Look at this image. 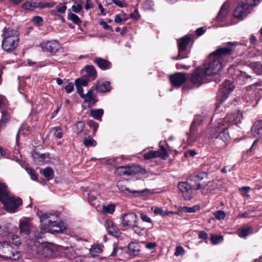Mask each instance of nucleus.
<instances>
[{
    "label": "nucleus",
    "instance_id": "32",
    "mask_svg": "<svg viewBox=\"0 0 262 262\" xmlns=\"http://www.w3.org/2000/svg\"><path fill=\"white\" fill-rule=\"evenodd\" d=\"M195 184V187L194 189L195 190H201L203 193H206V187L209 184V182L207 180L203 181L202 182L196 183Z\"/></svg>",
    "mask_w": 262,
    "mask_h": 262
},
{
    "label": "nucleus",
    "instance_id": "38",
    "mask_svg": "<svg viewBox=\"0 0 262 262\" xmlns=\"http://www.w3.org/2000/svg\"><path fill=\"white\" fill-rule=\"evenodd\" d=\"M229 94H230L227 93L226 92H224V91L221 90L217 94V101H219L220 103L224 102L225 100L228 97Z\"/></svg>",
    "mask_w": 262,
    "mask_h": 262
},
{
    "label": "nucleus",
    "instance_id": "5",
    "mask_svg": "<svg viewBox=\"0 0 262 262\" xmlns=\"http://www.w3.org/2000/svg\"><path fill=\"white\" fill-rule=\"evenodd\" d=\"M229 124L225 123L219 124V120L214 128V134L211 137L213 138L214 144L218 149L225 147L229 140V135L227 132Z\"/></svg>",
    "mask_w": 262,
    "mask_h": 262
},
{
    "label": "nucleus",
    "instance_id": "60",
    "mask_svg": "<svg viewBox=\"0 0 262 262\" xmlns=\"http://www.w3.org/2000/svg\"><path fill=\"white\" fill-rule=\"evenodd\" d=\"M140 217L141 219L142 220V221L148 223H151L152 220L146 214L142 213L140 212Z\"/></svg>",
    "mask_w": 262,
    "mask_h": 262
},
{
    "label": "nucleus",
    "instance_id": "11",
    "mask_svg": "<svg viewBox=\"0 0 262 262\" xmlns=\"http://www.w3.org/2000/svg\"><path fill=\"white\" fill-rule=\"evenodd\" d=\"M178 188L185 200H190L193 197V189L191 186L186 182H181L178 184Z\"/></svg>",
    "mask_w": 262,
    "mask_h": 262
},
{
    "label": "nucleus",
    "instance_id": "52",
    "mask_svg": "<svg viewBox=\"0 0 262 262\" xmlns=\"http://www.w3.org/2000/svg\"><path fill=\"white\" fill-rule=\"evenodd\" d=\"M236 75H237L236 80H242L243 83L246 82L247 78L250 77V76H247L245 73H243L240 71H238V74H236Z\"/></svg>",
    "mask_w": 262,
    "mask_h": 262
},
{
    "label": "nucleus",
    "instance_id": "6",
    "mask_svg": "<svg viewBox=\"0 0 262 262\" xmlns=\"http://www.w3.org/2000/svg\"><path fill=\"white\" fill-rule=\"evenodd\" d=\"M0 249L3 253L0 254V256L3 258L17 260L21 256L20 253L13 248L7 241L0 242Z\"/></svg>",
    "mask_w": 262,
    "mask_h": 262
},
{
    "label": "nucleus",
    "instance_id": "22",
    "mask_svg": "<svg viewBox=\"0 0 262 262\" xmlns=\"http://www.w3.org/2000/svg\"><path fill=\"white\" fill-rule=\"evenodd\" d=\"M229 4L227 3H224L222 5L217 15L215 17V20L218 22H223L228 14Z\"/></svg>",
    "mask_w": 262,
    "mask_h": 262
},
{
    "label": "nucleus",
    "instance_id": "59",
    "mask_svg": "<svg viewBox=\"0 0 262 262\" xmlns=\"http://www.w3.org/2000/svg\"><path fill=\"white\" fill-rule=\"evenodd\" d=\"M122 253V249L121 248H119L118 247L114 246L113 248V251L111 254V256H118L120 255Z\"/></svg>",
    "mask_w": 262,
    "mask_h": 262
},
{
    "label": "nucleus",
    "instance_id": "27",
    "mask_svg": "<svg viewBox=\"0 0 262 262\" xmlns=\"http://www.w3.org/2000/svg\"><path fill=\"white\" fill-rule=\"evenodd\" d=\"M49 230L47 225L41 224L39 228L36 229L34 232V236L37 239H40L42 237L43 234L49 232Z\"/></svg>",
    "mask_w": 262,
    "mask_h": 262
},
{
    "label": "nucleus",
    "instance_id": "21",
    "mask_svg": "<svg viewBox=\"0 0 262 262\" xmlns=\"http://www.w3.org/2000/svg\"><path fill=\"white\" fill-rule=\"evenodd\" d=\"M140 248L139 243L132 242L128 246V253L131 256L136 257L139 254Z\"/></svg>",
    "mask_w": 262,
    "mask_h": 262
},
{
    "label": "nucleus",
    "instance_id": "40",
    "mask_svg": "<svg viewBox=\"0 0 262 262\" xmlns=\"http://www.w3.org/2000/svg\"><path fill=\"white\" fill-rule=\"evenodd\" d=\"M22 8L25 10H33L37 8L36 2H26L22 5Z\"/></svg>",
    "mask_w": 262,
    "mask_h": 262
},
{
    "label": "nucleus",
    "instance_id": "29",
    "mask_svg": "<svg viewBox=\"0 0 262 262\" xmlns=\"http://www.w3.org/2000/svg\"><path fill=\"white\" fill-rule=\"evenodd\" d=\"M130 228L133 229L134 232L139 235H142L145 229V227L138 220H137Z\"/></svg>",
    "mask_w": 262,
    "mask_h": 262
},
{
    "label": "nucleus",
    "instance_id": "50",
    "mask_svg": "<svg viewBox=\"0 0 262 262\" xmlns=\"http://www.w3.org/2000/svg\"><path fill=\"white\" fill-rule=\"evenodd\" d=\"M26 171H27V173L30 175L31 179L32 180L36 181L37 180L38 175L35 172L34 170H33L32 168L26 167Z\"/></svg>",
    "mask_w": 262,
    "mask_h": 262
},
{
    "label": "nucleus",
    "instance_id": "12",
    "mask_svg": "<svg viewBox=\"0 0 262 262\" xmlns=\"http://www.w3.org/2000/svg\"><path fill=\"white\" fill-rule=\"evenodd\" d=\"M121 219L122 226L130 228L137 220H138V217L136 214L129 212L123 214Z\"/></svg>",
    "mask_w": 262,
    "mask_h": 262
},
{
    "label": "nucleus",
    "instance_id": "57",
    "mask_svg": "<svg viewBox=\"0 0 262 262\" xmlns=\"http://www.w3.org/2000/svg\"><path fill=\"white\" fill-rule=\"evenodd\" d=\"M87 195L89 203L92 206L95 205L97 200L96 196L91 193H88Z\"/></svg>",
    "mask_w": 262,
    "mask_h": 262
},
{
    "label": "nucleus",
    "instance_id": "2",
    "mask_svg": "<svg viewBox=\"0 0 262 262\" xmlns=\"http://www.w3.org/2000/svg\"><path fill=\"white\" fill-rule=\"evenodd\" d=\"M0 201L4 204L6 210L11 213L17 211L18 207L22 204L20 198L10 194L6 186L0 182Z\"/></svg>",
    "mask_w": 262,
    "mask_h": 262
},
{
    "label": "nucleus",
    "instance_id": "8",
    "mask_svg": "<svg viewBox=\"0 0 262 262\" xmlns=\"http://www.w3.org/2000/svg\"><path fill=\"white\" fill-rule=\"evenodd\" d=\"M209 77L203 68H198L192 74L190 81L193 84L200 85L208 82L209 80Z\"/></svg>",
    "mask_w": 262,
    "mask_h": 262
},
{
    "label": "nucleus",
    "instance_id": "20",
    "mask_svg": "<svg viewBox=\"0 0 262 262\" xmlns=\"http://www.w3.org/2000/svg\"><path fill=\"white\" fill-rule=\"evenodd\" d=\"M94 62L102 70H107L110 69L112 67L111 62L101 57H96Z\"/></svg>",
    "mask_w": 262,
    "mask_h": 262
},
{
    "label": "nucleus",
    "instance_id": "23",
    "mask_svg": "<svg viewBox=\"0 0 262 262\" xmlns=\"http://www.w3.org/2000/svg\"><path fill=\"white\" fill-rule=\"evenodd\" d=\"M80 96L84 99L85 103H89V107H92L96 103V101L93 98V93L91 90H89L85 95L83 94V92H80Z\"/></svg>",
    "mask_w": 262,
    "mask_h": 262
},
{
    "label": "nucleus",
    "instance_id": "19",
    "mask_svg": "<svg viewBox=\"0 0 262 262\" xmlns=\"http://www.w3.org/2000/svg\"><path fill=\"white\" fill-rule=\"evenodd\" d=\"M115 172L118 175L130 176L136 172L135 167L120 166L115 170Z\"/></svg>",
    "mask_w": 262,
    "mask_h": 262
},
{
    "label": "nucleus",
    "instance_id": "9",
    "mask_svg": "<svg viewBox=\"0 0 262 262\" xmlns=\"http://www.w3.org/2000/svg\"><path fill=\"white\" fill-rule=\"evenodd\" d=\"M40 47L44 52L55 54L60 49L59 43L56 40H43L40 43Z\"/></svg>",
    "mask_w": 262,
    "mask_h": 262
},
{
    "label": "nucleus",
    "instance_id": "33",
    "mask_svg": "<svg viewBox=\"0 0 262 262\" xmlns=\"http://www.w3.org/2000/svg\"><path fill=\"white\" fill-rule=\"evenodd\" d=\"M10 118L9 114L7 111H3L2 112V118L0 120V128L5 126L6 123L9 121Z\"/></svg>",
    "mask_w": 262,
    "mask_h": 262
},
{
    "label": "nucleus",
    "instance_id": "42",
    "mask_svg": "<svg viewBox=\"0 0 262 262\" xmlns=\"http://www.w3.org/2000/svg\"><path fill=\"white\" fill-rule=\"evenodd\" d=\"M116 206L114 204L103 205L102 207L103 211L106 214H113L115 210Z\"/></svg>",
    "mask_w": 262,
    "mask_h": 262
},
{
    "label": "nucleus",
    "instance_id": "25",
    "mask_svg": "<svg viewBox=\"0 0 262 262\" xmlns=\"http://www.w3.org/2000/svg\"><path fill=\"white\" fill-rule=\"evenodd\" d=\"M41 224H50V220H56L57 216L51 213H45L39 216Z\"/></svg>",
    "mask_w": 262,
    "mask_h": 262
},
{
    "label": "nucleus",
    "instance_id": "64",
    "mask_svg": "<svg viewBox=\"0 0 262 262\" xmlns=\"http://www.w3.org/2000/svg\"><path fill=\"white\" fill-rule=\"evenodd\" d=\"M76 127L77 129L76 132L77 134H79L83 130L84 127V124L81 121H79L76 124Z\"/></svg>",
    "mask_w": 262,
    "mask_h": 262
},
{
    "label": "nucleus",
    "instance_id": "48",
    "mask_svg": "<svg viewBox=\"0 0 262 262\" xmlns=\"http://www.w3.org/2000/svg\"><path fill=\"white\" fill-rule=\"evenodd\" d=\"M123 191L126 193H127L128 192L130 193L133 195V196H137L142 195L144 191V190H131L128 188H125L124 189V190H123Z\"/></svg>",
    "mask_w": 262,
    "mask_h": 262
},
{
    "label": "nucleus",
    "instance_id": "63",
    "mask_svg": "<svg viewBox=\"0 0 262 262\" xmlns=\"http://www.w3.org/2000/svg\"><path fill=\"white\" fill-rule=\"evenodd\" d=\"M199 207L197 206H194L191 207H185L184 208V211L188 213H192L195 212L197 210H199Z\"/></svg>",
    "mask_w": 262,
    "mask_h": 262
},
{
    "label": "nucleus",
    "instance_id": "54",
    "mask_svg": "<svg viewBox=\"0 0 262 262\" xmlns=\"http://www.w3.org/2000/svg\"><path fill=\"white\" fill-rule=\"evenodd\" d=\"M154 213L156 215H160L163 216H166V211H164L162 208L160 207L152 208Z\"/></svg>",
    "mask_w": 262,
    "mask_h": 262
},
{
    "label": "nucleus",
    "instance_id": "55",
    "mask_svg": "<svg viewBox=\"0 0 262 262\" xmlns=\"http://www.w3.org/2000/svg\"><path fill=\"white\" fill-rule=\"evenodd\" d=\"M87 123L90 128H93L94 133L95 134L98 127V124L93 120H88Z\"/></svg>",
    "mask_w": 262,
    "mask_h": 262
},
{
    "label": "nucleus",
    "instance_id": "24",
    "mask_svg": "<svg viewBox=\"0 0 262 262\" xmlns=\"http://www.w3.org/2000/svg\"><path fill=\"white\" fill-rule=\"evenodd\" d=\"M251 132L254 136L258 138L262 137V120L255 122L252 127Z\"/></svg>",
    "mask_w": 262,
    "mask_h": 262
},
{
    "label": "nucleus",
    "instance_id": "16",
    "mask_svg": "<svg viewBox=\"0 0 262 262\" xmlns=\"http://www.w3.org/2000/svg\"><path fill=\"white\" fill-rule=\"evenodd\" d=\"M169 80L172 86L179 88L186 82V77L182 73H176L169 76Z\"/></svg>",
    "mask_w": 262,
    "mask_h": 262
},
{
    "label": "nucleus",
    "instance_id": "28",
    "mask_svg": "<svg viewBox=\"0 0 262 262\" xmlns=\"http://www.w3.org/2000/svg\"><path fill=\"white\" fill-rule=\"evenodd\" d=\"M207 174L205 172H200L197 174L190 177V180L193 181L195 183L202 182L203 181L207 180Z\"/></svg>",
    "mask_w": 262,
    "mask_h": 262
},
{
    "label": "nucleus",
    "instance_id": "58",
    "mask_svg": "<svg viewBox=\"0 0 262 262\" xmlns=\"http://www.w3.org/2000/svg\"><path fill=\"white\" fill-rule=\"evenodd\" d=\"M11 240L13 244L16 246H19L21 244L20 237L17 235H12L11 236Z\"/></svg>",
    "mask_w": 262,
    "mask_h": 262
},
{
    "label": "nucleus",
    "instance_id": "31",
    "mask_svg": "<svg viewBox=\"0 0 262 262\" xmlns=\"http://www.w3.org/2000/svg\"><path fill=\"white\" fill-rule=\"evenodd\" d=\"M234 88V86L232 82L228 80H226L223 83V88L221 90L224 91V92L230 94Z\"/></svg>",
    "mask_w": 262,
    "mask_h": 262
},
{
    "label": "nucleus",
    "instance_id": "36",
    "mask_svg": "<svg viewBox=\"0 0 262 262\" xmlns=\"http://www.w3.org/2000/svg\"><path fill=\"white\" fill-rule=\"evenodd\" d=\"M55 3L47 2L45 1H41L39 2H36L37 8H52L55 5Z\"/></svg>",
    "mask_w": 262,
    "mask_h": 262
},
{
    "label": "nucleus",
    "instance_id": "61",
    "mask_svg": "<svg viewBox=\"0 0 262 262\" xmlns=\"http://www.w3.org/2000/svg\"><path fill=\"white\" fill-rule=\"evenodd\" d=\"M74 84L73 82H69L64 87V90L68 94L71 93L74 90Z\"/></svg>",
    "mask_w": 262,
    "mask_h": 262
},
{
    "label": "nucleus",
    "instance_id": "45",
    "mask_svg": "<svg viewBox=\"0 0 262 262\" xmlns=\"http://www.w3.org/2000/svg\"><path fill=\"white\" fill-rule=\"evenodd\" d=\"M161 142L160 143V150H157L160 155V157L162 159H166L168 157V154L163 145H161Z\"/></svg>",
    "mask_w": 262,
    "mask_h": 262
},
{
    "label": "nucleus",
    "instance_id": "3",
    "mask_svg": "<svg viewBox=\"0 0 262 262\" xmlns=\"http://www.w3.org/2000/svg\"><path fill=\"white\" fill-rule=\"evenodd\" d=\"M2 36L3 38L2 46L5 52L10 53L18 47L19 38L17 30L5 27L3 29Z\"/></svg>",
    "mask_w": 262,
    "mask_h": 262
},
{
    "label": "nucleus",
    "instance_id": "53",
    "mask_svg": "<svg viewBox=\"0 0 262 262\" xmlns=\"http://www.w3.org/2000/svg\"><path fill=\"white\" fill-rule=\"evenodd\" d=\"M107 3L108 4H111V3H115L117 6L119 7L122 8L125 7L126 4L124 1L123 0H106Z\"/></svg>",
    "mask_w": 262,
    "mask_h": 262
},
{
    "label": "nucleus",
    "instance_id": "51",
    "mask_svg": "<svg viewBox=\"0 0 262 262\" xmlns=\"http://www.w3.org/2000/svg\"><path fill=\"white\" fill-rule=\"evenodd\" d=\"M213 214L215 219L218 220H224L226 215L225 212L221 210L214 212Z\"/></svg>",
    "mask_w": 262,
    "mask_h": 262
},
{
    "label": "nucleus",
    "instance_id": "7",
    "mask_svg": "<svg viewBox=\"0 0 262 262\" xmlns=\"http://www.w3.org/2000/svg\"><path fill=\"white\" fill-rule=\"evenodd\" d=\"M190 40L191 37L188 35H186L177 40L179 54L177 57L173 58V59H181L187 57L189 52L187 49V47Z\"/></svg>",
    "mask_w": 262,
    "mask_h": 262
},
{
    "label": "nucleus",
    "instance_id": "10",
    "mask_svg": "<svg viewBox=\"0 0 262 262\" xmlns=\"http://www.w3.org/2000/svg\"><path fill=\"white\" fill-rule=\"evenodd\" d=\"M242 118V113L239 111H237L233 113L228 114L224 119H220L219 123L228 124L229 126L232 124H237L240 123Z\"/></svg>",
    "mask_w": 262,
    "mask_h": 262
},
{
    "label": "nucleus",
    "instance_id": "30",
    "mask_svg": "<svg viewBox=\"0 0 262 262\" xmlns=\"http://www.w3.org/2000/svg\"><path fill=\"white\" fill-rule=\"evenodd\" d=\"M103 110L101 108L92 109L90 110L91 116L95 119L101 121V118L103 115Z\"/></svg>",
    "mask_w": 262,
    "mask_h": 262
},
{
    "label": "nucleus",
    "instance_id": "13",
    "mask_svg": "<svg viewBox=\"0 0 262 262\" xmlns=\"http://www.w3.org/2000/svg\"><path fill=\"white\" fill-rule=\"evenodd\" d=\"M32 226L30 220L28 218L20 219L19 222V234L27 237L30 233Z\"/></svg>",
    "mask_w": 262,
    "mask_h": 262
},
{
    "label": "nucleus",
    "instance_id": "47",
    "mask_svg": "<svg viewBox=\"0 0 262 262\" xmlns=\"http://www.w3.org/2000/svg\"><path fill=\"white\" fill-rule=\"evenodd\" d=\"M83 144L86 147H94L96 146L97 142L95 140L91 138H85L83 140Z\"/></svg>",
    "mask_w": 262,
    "mask_h": 262
},
{
    "label": "nucleus",
    "instance_id": "26",
    "mask_svg": "<svg viewBox=\"0 0 262 262\" xmlns=\"http://www.w3.org/2000/svg\"><path fill=\"white\" fill-rule=\"evenodd\" d=\"M110 84L107 81H99L96 85V90L98 92H107L110 91Z\"/></svg>",
    "mask_w": 262,
    "mask_h": 262
},
{
    "label": "nucleus",
    "instance_id": "35",
    "mask_svg": "<svg viewBox=\"0 0 262 262\" xmlns=\"http://www.w3.org/2000/svg\"><path fill=\"white\" fill-rule=\"evenodd\" d=\"M160 155L158 151L150 150L143 155V157L146 160H149L157 157H159Z\"/></svg>",
    "mask_w": 262,
    "mask_h": 262
},
{
    "label": "nucleus",
    "instance_id": "1",
    "mask_svg": "<svg viewBox=\"0 0 262 262\" xmlns=\"http://www.w3.org/2000/svg\"><path fill=\"white\" fill-rule=\"evenodd\" d=\"M237 45L235 41L228 42L225 47L219 48L212 52L209 55L207 63L203 68L207 75L210 77L221 72L228 61V56L232 53L233 47Z\"/></svg>",
    "mask_w": 262,
    "mask_h": 262
},
{
    "label": "nucleus",
    "instance_id": "37",
    "mask_svg": "<svg viewBox=\"0 0 262 262\" xmlns=\"http://www.w3.org/2000/svg\"><path fill=\"white\" fill-rule=\"evenodd\" d=\"M42 174L47 180H50L54 177L53 170L50 167H47L42 171Z\"/></svg>",
    "mask_w": 262,
    "mask_h": 262
},
{
    "label": "nucleus",
    "instance_id": "44",
    "mask_svg": "<svg viewBox=\"0 0 262 262\" xmlns=\"http://www.w3.org/2000/svg\"><path fill=\"white\" fill-rule=\"evenodd\" d=\"M51 132L53 133L54 136L60 139L62 137V130L60 127L56 126L52 128Z\"/></svg>",
    "mask_w": 262,
    "mask_h": 262
},
{
    "label": "nucleus",
    "instance_id": "18",
    "mask_svg": "<svg viewBox=\"0 0 262 262\" xmlns=\"http://www.w3.org/2000/svg\"><path fill=\"white\" fill-rule=\"evenodd\" d=\"M105 226L109 234L116 237H119L121 235L118 228L114 224L112 221L107 220L105 222Z\"/></svg>",
    "mask_w": 262,
    "mask_h": 262
},
{
    "label": "nucleus",
    "instance_id": "39",
    "mask_svg": "<svg viewBox=\"0 0 262 262\" xmlns=\"http://www.w3.org/2000/svg\"><path fill=\"white\" fill-rule=\"evenodd\" d=\"M223 236L217 234H211L210 236V241L213 245H217L223 241Z\"/></svg>",
    "mask_w": 262,
    "mask_h": 262
},
{
    "label": "nucleus",
    "instance_id": "15",
    "mask_svg": "<svg viewBox=\"0 0 262 262\" xmlns=\"http://www.w3.org/2000/svg\"><path fill=\"white\" fill-rule=\"evenodd\" d=\"M249 6L250 5H249L247 2L246 4L239 3L234 11V16L239 19L246 16L249 13Z\"/></svg>",
    "mask_w": 262,
    "mask_h": 262
},
{
    "label": "nucleus",
    "instance_id": "56",
    "mask_svg": "<svg viewBox=\"0 0 262 262\" xmlns=\"http://www.w3.org/2000/svg\"><path fill=\"white\" fill-rule=\"evenodd\" d=\"M56 9L58 13L64 14L67 10V6L65 3H60L56 7Z\"/></svg>",
    "mask_w": 262,
    "mask_h": 262
},
{
    "label": "nucleus",
    "instance_id": "46",
    "mask_svg": "<svg viewBox=\"0 0 262 262\" xmlns=\"http://www.w3.org/2000/svg\"><path fill=\"white\" fill-rule=\"evenodd\" d=\"M102 250L99 246H93L90 249V253L91 255L95 257L102 252Z\"/></svg>",
    "mask_w": 262,
    "mask_h": 262
},
{
    "label": "nucleus",
    "instance_id": "17",
    "mask_svg": "<svg viewBox=\"0 0 262 262\" xmlns=\"http://www.w3.org/2000/svg\"><path fill=\"white\" fill-rule=\"evenodd\" d=\"M63 253L64 255L69 259H75L79 257L81 255L80 251L75 246L63 247Z\"/></svg>",
    "mask_w": 262,
    "mask_h": 262
},
{
    "label": "nucleus",
    "instance_id": "62",
    "mask_svg": "<svg viewBox=\"0 0 262 262\" xmlns=\"http://www.w3.org/2000/svg\"><path fill=\"white\" fill-rule=\"evenodd\" d=\"M99 24L104 29L111 31H113L112 27L111 26L107 25L106 22L103 20H101L99 21Z\"/></svg>",
    "mask_w": 262,
    "mask_h": 262
},
{
    "label": "nucleus",
    "instance_id": "43",
    "mask_svg": "<svg viewBox=\"0 0 262 262\" xmlns=\"http://www.w3.org/2000/svg\"><path fill=\"white\" fill-rule=\"evenodd\" d=\"M252 231V229L250 227H246L242 229L238 233L239 237L245 238L248 235L250 234Z\"/></svg>",
    "mask_w": 262,
    "mask_h": 262
},
{
    "label": "nucleus",
    "instance_id": "34",
    "mask_svg": "<svg viewBox=\"0 0 262 262\" xmlns=\"http://www.w3.org/2000/svg\"><path fill=\"white\" fill-rule=\"evenodd\" d=\"M88 84V81L83 78H78L75 80V85L77 87L78 92H80V90H81V92H83V89L81 88L82 86H86Z\"/></svg>",
    "mask_w": 262,
    "mask_h": 262
},
{
    "label": "nucleus",
    "instance_id": "14",
    "mask_svg": "<svg viewBox=\"0 0 262 262\" xmlns=\"http://www.w3.org/2000/svg\"><path fill=\"white\" fill-rule=\"evenodd\" d=\"M50 224H48L47 227L49 232L52 234L63 233L66 229V227L62 222H57L56 220H50Z\"/></svg>",
    "mask_w": 262,
    "mask_h": 262
},
{
    "label": "nucleus",
    "instance_id": "4",
    "mask_svg": "<svg viewBox=\"0 0 262 262\" xmlns=\"http://www.w3.org/2000/svg\"><path fill=\"white\" fill-rule=\"evenodd\" d=\"M33 243L34 245L31 248V253L34 257L42 259L54 258L57 255V251L53 246L37 242Z\"/></svg>",
    "mask_w": 262,
    "mask_h": 262
},
{
    "label": "nucleus",
    "instance_id": "41",
    "mask_svg": "<svg viewBox=\"0 0 262 262\" xmlns=\"http://www.w3.org/2000/svg\"><path fill=\"white\" fill-rule=\"evenodd\" d=\"M68 19L72 21L76 25H79L81 23V21L78 15L71 12L68 14Z\"/></svg>",
    "mask_w": 262,
    "mask_h": 262
},
{
    "label": "nucleus",
    "instance_id": "49",
    "mask_svg": "<svg viewBox=\"0 0 262 262\" xmlns=\"http://www.w3.org/2000/svg\"><path fill=\"white\" fill-rule=\"evenodd\" d=\"M85 71L86 73L91 77H96V71L93 66H88L85 67Z\"/></svg>",
    "mask_w": 262,
    "mask_h": 262
}]
</instances>
